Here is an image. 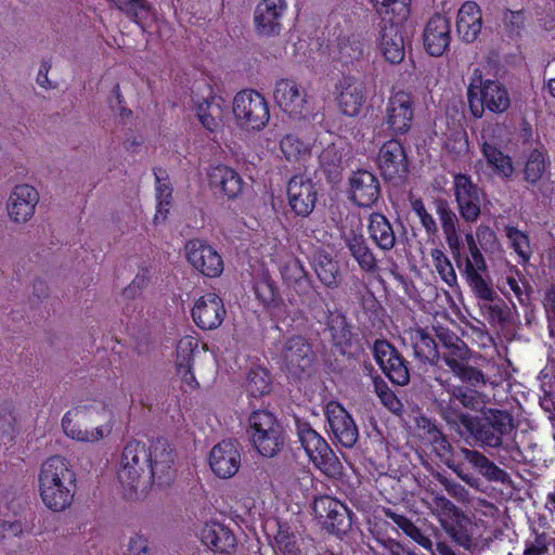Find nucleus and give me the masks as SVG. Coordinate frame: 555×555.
<instances>
[{
    "label": "nucleus",
    "instance_id": "a878e982",
    "mask_svg": "<svg viewBox=\"0 0 555 555\" xmlns=\"http://www.w3.org/2000/svg\"><path fill=\"white\" fill-rule=\"evenodd\" d=\"M336 90L341 113L350 117L358 116L366 100L365 85L353 77H344L336 86Z\"/></svg>",
    "mask_w": 555,
    "mask_h": 555
},
{
    "label": "nucleus",
    "instance_id": "0e129e2a",
    "mask_svg": "<svg viewBox=\"0 0 555 555\" xmlns=\"http://www.w3.org/2000/svg\"><path fill=\"white\" fill-rule=\"evenodd\" d=\"M534 539L525 543L524 555H545L548 552V537L545 532L533 529Z\"/></svg>",
    "mask_w": 555,
    "mask_h": 555
},
{
    "label": "nucleus",
    "instance_id": "f704fd0d",
    "mask_svg": "<svg viewBox=\"0 0 555 555\" xmlns=\"http://www.w3.org/2000/svg\"><path fill=\"white\" fill-rule=\"evenodd\" d=\"M344 243L350 256L356 260L362 271L374 273L378 269L375 255L362 233L354 231L345 233Z\"/></svg>",
    "mask_w": 555,
    "mask_h": 555
},
{
    "label": "nucleus",
    "instance_id": "1a4fd4ad",
    "mask_svg": "<svg viewBox=\"0 0 555 555\" xmlns=\"http://www.w3.org/2000/svg\"><path fill=\"white\" fill-rule=\"evenodd\" d=\"M298 439L310 461L326 476L335 477L341 473V464L325 439L309 423L296 422Z\"/></svg>",
    "mask_w": 555,
    "mask_h": 555
},
{
    "label": "nucleus",
    "instance_id": "bb28decb",
    "mask_svg": "<svg viewBox=\"0 0 555 555\" xmlns=\"http://www.w3.org/2000/svg\"><path fill=\"white\" fill-rule=\"evenodd\" d=\"M450 21L441 15H434L426 24L423 33L424 48L431 56H441L451 41Z\"/></svg>",
    "mask_w": 555,
    "mask_h": 555
},
{
    "label": "nucleus",
    "instance_id": "423d86ee",
    "mask_svg": "<svg viewBox=\"0 0 555 555\" xmlns=\"http://www.w3.org/2000/svg\"><path fill=\"white\" fill-rule=\"evenodd\" d=\"M467 100L469 109L476 118H480L485 109L492 113H503L511 105L506 88L498 80H482L478 69L475 70L469 82Z\"/></svg>",
    "mask_w": 555,
    "mask_h": 555
},
{
    "label": "nucleus",
    "instance_id": "49530a36",
    "mask_svg": "<svg viewBox=\"0 0 555 555\" xmlns=\"http://www.w3.org/2000/svg\"><path fill=\"white\" fill-rule=\"evenodd\" d=\"M280 149L291 163L304 162L310 156L309 145L294 134L284 135L280 141Z\"/></svg>",
    "mask_w": 555,
    "mask_h": 555
},
{
    "label": "nucleus",
    "instance_id": "4be33fe9",
    "mask_svg": "<svg viewBox=\"0 0 555 555\" xmlns=\"http://www.w3.org/2000/svg\"><path fill=\"white\" fill-rule=\"evenodd\" d=\"M191 314L201 330L211 331L222 324L227 310L223 300L217 294L207 293L195 301Z\"/></svg>",
    "mask_w": 555,
    "mask_h": 555
},
{
    "label": "nucleus",
    "instance_id": "cd10ccee",
    "mask_svg": "<svg viewBox=\"0 0 555 555\" xmlns=\"http://www.w3.org/2000/svg\"><path fill=\"white\" fill-rule=\"evenodd\" d=\"M62 427L65 435L76 441L85 443H95L107 437L113 429L112 424H93L87 421H75L73 417L64 414Z\"/></svg>",
    "mask_w": 555,
    "mask_h": 555
},
{
    "label": "nucleus",
    "instance_id": "052dcab7",
    "mask_svg": "<svg viewBox=\"0 0 555 555\" xmlns=\"http://www.w3.org/2000/svg\"><path fill=\"white\" fill-rule=\"evenodd\" d=\"M411 205L426 233L429 235L436 234L438 231L437 222L435 218L427 211L423 201L421 198L414 199L411 202Z\"/></svg>",
    "mask_w": 555,
    "mask_h": 555
},
{
    "label": "nucleus",
    "instance_id": "3c124183",
    "mask_svg": "<svg viewBox=\"0 0 555 555\" xmlns=\"http://www.w3.org/2000/svg\"><path fill=\"white\" fill-rule=\"evenodd\" d=\"M430 256L433 258L435 269L442 281H444L449 286H454L457 282V278L449 258L439 248L431 249Z\"/></svg>",
    "mask_w": 555,
    "mask_h": 555
},
{
    "label": "nucleus",
    "instance_id": "603ef678",
    "mask_svg": "<svg viewBox=\"0 0 555 555\" xmlns=\"http://www.w3.org/2000/svg\"><path fill=\"white\" fill-rule=\"evenodd\" d=\"M505 233L513 249L518 254L524 262H527L531 256L528 236L515 227H505Z\"/></svg>",
    "mask_w": 555,
    "mask_h": 555
},
{
    "label": "nucleus",
    "instance_id": "2f4dec72",
    "mask_svg": "<svg viewBox=\"0 0 555 555\" xmlns=\"http://www.w3.org/2000/svg\"><path fill=\"white\" fill-rule=\"evenodd\" d=\"M482 29V13L474 1H466L461 5L456 16V31L459 38L466 43L477 40Z\"/></svg>",
    "mask_w": 555,
    "mask_h": 555
},
{
    "label": "nucleus",
    "instance_id": "c756f323",
    "mask_svg": "<svg viewBox=\"0 0 555 555\" xmlns=\"http://www.w3.org/2000/svg\"><path fill=\"white\" fill-rule=\"evenodd\" d=\"M151 454V468L153 469V480L158 485L168 483L173 474V452L164 438H158L147 448Z\"/></svg>",
    "mask_w": 555,
    "mask_h": 555
},
{
    "label": "nucleus",
    "instance_id": "ddd939ff",
    "mask_svg": "<svg viewBox=\"0 0 555 555\" xmlns=\"http://www.w3.org/2000/svg\"><path fill=\"white\" fill-rule=\"evenodd\" d=\"M313 513L322 527L328 532L340 535L351 528V517L348 507L340 501L322 495L314 500Z\"/></svg>",
    "mask_w": 555,
    "mask_h": 555
},
{
    "label": "nucleus",
    "instance_id": "09e8293b",
    "mask_svg": "<svg viewBox=\"0 0 555 555\" xmlns=\"http://www.w3.org/2000/svg\"><path fill=\"white\" fill-rule=\"evenodd\" d=\"M502 28L508 38H519L526 29L527 13L525 10L505 9L501 17Z\"/></svg>",
    "mask_w": 555,
    "mask_h": 555
},
{
    "label": "nucleus",
    "instance_id": "7ed1b4c3",
    "mask_svg": "<svg viewBox=\"0 0 555 555\" xmlns=\"http://www.w3.org/2000/svg\"><path fill=\"white\" fill-rule=\"evenodd\" d=\"M436 335L442 349L440 358L450 371L463 383L472 387L486 385L487 379L485 374L468 363L472 357V350L466 343L448 328H438Z\"/></svg>",
    "mask_w": 555,
    "mask_h": 555
},
{
    "label": "nucleus",
    "instance_id": "864d4df0",
    "mask_svg": "<svg viewBox=\"0 0 555 555\" xmlns=\"http://www.w3.org/2000/svg\"><path fill=\"white\" fill-rule=\"evenodd\" d=\"M375 391L383 405L391 413L396 415H400L402 413L403 404L386 383L375 382Z\"/></svg>",
    "mask_w": 555,
    "mask_h": 555
},
{
    "label": "nucleus",
    "instance_id": "393cba45",
    "mask_svg": "<svg viewBox=\"0 0 555 555\" xmlns=\"http://www.w3.org/2000/svg\"><path fill=\"white\" fill-rule=\"evenodd\" d=\"M377 164L386 180L401 178L408 170V159L402 144L396 139L385 142L379 149Z\"/></svg>",
    "mask_w": 555,
    "mask_h": 555
},
{
    "label": "nucleus",
    "instance_id": "f8f14e48",
    "mask_svg": "<svg viewBox=\"0 0 555 555\" xmlns=\"http://www.w3.org/2000/svg\"><path fill=\"white\" fill-rule=\"evenodd\" d=\"M452 191L461 218L468 223L476 222L485 201L482 189L474 183L469 175L454 173Z\"/></svg>",
    "mask_w": 555,
    "mask_h": 555
},
{
    "label": "nucleus",
    "instance_id": "b1692460",
    "mask_svg": "<svg viewBox=\"0 0 555 555\" xmlns=\"http://www.w3.org/2000/svg\"><path fill=\"white\" fill-rule=\"evenodd\" d=\"M288 204L297 216L307 217L314 209L317 190L311 179L298 175L294 176L287 186Z\"/></svg>",
    "mask_w": 555,
    "mask_h": 555
},
{
    "label": "nucleus",
    "instance_id": "0eeeda50",
    "mask_svg": "<svg viewBox=\"0 0 555 555\" xmlns=\"http://www.w3.org/2000/svg\"><path fill=\"white\" fill-rule=\"evenodd\" d=\"M248 423L251 442L262 456H276L284 449L285 431L274 414L257 410L249 415Z\"/></svg>",
    "mask_w": 555,
    "mask_h": 555
},
{
    "label": "nucleus",
    "instance_id": "c9c22d12",
    "mask_svg": "<svg viewBox=\"0 0 555 555\" xmlns=\"http://www.w3.org/2000/svg\"><path fill=\"white\" fill-rule=\"evenodd\" d=\"M75 421L93 424H112L113 412L104 399L86 400L65 413Z\"/></svg>",
    "mask_w": 555,
    "mask_h": 555
},
{
    "label": "nucleus",
    "instance_id": "5fc2aeb1",
    "mask_svg": "<svg viewBox=\"0 0 555 555\" xmlns=\"http://www.w3.org/2000/svg\"><path fill=\"white\" fill-rule=\"evenodd\" d=\"M16 433L15 409L12 403L4 402L0 406V434L12 440Z\"/></svg>",
    "mask_w": 555,
    "mask_h": 555
},
{
    "label": "nucleus",
    "instance_id": "13d9d810",
    "mask_svg": "<svg viewBox=\"0 0 555 555\" xmlns=\"http://www.w3.org/2000/svg\"><path fill=\"white\" fill-rule=\"evenodd\" d=\"M436 211L441 222L443 233L457 230L459 219L446 201L441 199L437 202Z\"/></svg>",
    "mask_w": 555,
    "mask_h": 555
},
{
    "label": "nucleus",
    "instance_id": "dca6fc26",
    "mask_svg": "<svg viewBox=\"0 0 555 555\" xmlns=\"http://www.w3.org/2000/svg\"><path fill=\"white\" fill-rule=\"evenodd\" d=\"M40 195L38 190L28 184L15 185L7 201V214L11 222L17 225L29 222L36 212Z\"/></svg>",
    "mask_w": 555,
    "mask_h": 555
},
{
    "label": "nucleus",
    "instance_id": "ea45409f",
    "mask_svg": "<svg viewBox=\"0 0 555 555\" xmlns=\"http://www.w3.org/2000/svg\"><path fill=\"white\" fill-rule=\"evenodd\" d=\"M367 232L374 244L384 251L391 250L396 245V233L390 221L378 212L370 215Z\"/></svg>",
    "mask_w": 555,
    "mask_h": 555
},
{
    "label": "nucleus",
    "instance_id": "338daca9",
    "mask_svg": "<svg viewBox=\"0 0 555 555\" xmlns=\"http://www.w3.org/2000/svg\"><path fill=\"white\" fill-rule=\"evenodd\" d=\"M149 271L146 269H143L141 272H139L132 282L124 289V295L128 298H133L145 288L149 284Z\"/></svg>",
    "mask_w": 555,
    "mask_h": 555
},
{
    "label": "nucleus",
    "instance_id": "4d7b16f0",
    "mask_svg": "<svg viewBox=\"0 0 555 555\" xmlns=\"http://www.w3.org/2000/svg\"><path fill=\"white\" fill-rule=\"evenodd\" d=\"M114 3V5L125 12L129 17H131L135 23H139V20L143 17L144 14L147 13V7L144 0H108Z\"/></svg>",
    "mask_w": 555,
    "mask_h": 555
},
{
    "label": "nucleus",
    "instance_id": "58836bf2",
    "mask_svg": "<svg viewBox=\"0 0 555 555\" xmlns=\"http://www.w3.org/2000/svg\"><path fill=\"white\" fill-rule=\"evenodd\" d=\"M225 103L221 96L208 95L197 103L196 115L204 128L214 132L222 127Z\"/></svg>",
    "mask_w": 555,
    "mask_h": 555
},
{
    "label": "nucleus",
    "instance_id": "680f3d73",
    "mask_svg": "<svg viewBox=\"0 0 555 555\" xmlns=\"http://www.w3.org/2000/svg\"><path fill=\"white\" fill-rule=\"evenodd\" d=\"M423 422L427 424L428 439L434 444L436 452L440 455L450 453L451 444L447 440L446 436L436 427V425L431 424L426 418H423ZM424 428H426V425H424Z\"/></svg>",
    "mask_w": 555,
    "mask_h": 555
},
{
    "label": "nucleus",
    "instance_id": "a18cd8bd",
    "mask_svg": "<svg viewBox=\"0 0 555 555\" xmlns=\"http://www.w3.org/2000/svg\"><path fill=\"white\" fill-rule=\"evenodd\" d=\"M382 20L389 16L398 21H405L410 14V0H370Z\"/></svg>",
    "mask_w": 555,
    "mask_h": 555
},
{
    "label": "nucleus",
    "instance_id": "2eb2a0df",
    "mask_svg": "<svg viewBox=\"0 0 555 555\" xmlns=\"http://www.w3.org/2000/svg\"><path fill=\"white\" fill-rule=\"evenodd\" d=\"M185 258L190 266L208 278H217L223 271V260L219 253L207 242L190 240L184 246Z\"/></svg>",
    "mask_w": 555,
    "mask_h": 555
},
{
    "label": "nucleus",
    "instance_id": "9d476101",
    "mask_svg": "<svg viewBox=\"0 0 555 555\" xmlns=\"http://www.w3.org/2000/svg\"><path fill=\"white\" fill-rule=\"evenodd\" d=\"M232 112L237 127L246 131H259L270 119L266 99L255 90L237 92L233 99Z\"/></svg>",
    "mask_w": 555,
    "mask_h": 555
},
{
    "label": "nucleus",
    "instance_id": "9b49d317",
    "mask_svg": "<svg viewBox=\"0 0 555 555\" xmlns=\"http://www.w3.org/2000/svg\"><path fill=\"white\" fill-rule=\"evenodd\" d=\"M469 255L464 260L463 275L478 299L491 302L495 292L490 286L488 266L472 233L465 235Z\"/></svg>",
    "mask_w": 555,
    "mask_h": 555
},
{
    "label": "nucleus",
    "instance_id": "69168bd1",
    "mask_svg": "<svg viewBox=\"0 0 555 555\" xmlns=\"http://www.w3.org/2000/svg\"><path fill=\"white\" fill-rule=\"evenodd\" d=\"M154 176L156 180V198L172 199V188L167 171L163 168H155Z\"/></svg>",
    "mask_w": 555,
    "mask_h": 555
},
{
    "label": "nucleus",
    "instance_id": "f257e3e1",
    "mask_svg": "<svg viewBox=\"0 0 555 555\" xmlns=\"http://www.w3.org/2000/svg\"><path fill=\"white\" fill-rule=\"evenodd\" d=\"M37 481L39 498L47 509L62 513L73 505L77 474L69 460L61 455L48 457L40 465Z\"/></svg>",
    "mask_w": 555,
    "mask_h": 555
},
{
    "label": "nucleus",
    "instance_id": "6e6d98bb",
    "mask_svg": "<svg viewBox=\"0 0 555 555\" xmlns=\"http://www.w3.org/2000/svg\"><path fill=\"white\" fill-rule=\"evenodd\" d=\"M363 52L364 43L358 38H347L339 43V56L346 63L360 60Z\"/></svg>",
    "mask_w": 555,
    "mask_h": 555
},
{
    "label": "nucleus",
    "instance_id": "a19ab883",
    "mask_svg": "<svg viewBox=\"0 0 555 555\" xmlns=\"http://www.w3.org/2000/svg\"><path fill=\"white\" fill-rule=\"evenodd\" d=\"M314 271L322 284L336 288L339 280V264L325 253H318L314 257Z\"/></svg>",
    "mask_w": 555,
    "mask_h": 555
},
{
    "label": "nucleus",
    "instance_id": "774afa93",
    "mask_svg": "<svg viewBox=\"0 0 555 555\" xmlns=\"http://www.w3.org/2000/svg\"><path fill=\"white\" fill-rule=\"evenodd\" d=\"M128 546L132 555H153L152 543L142 534L131 537Z\"/></svg>",
    "mask_w": 555,
    "mask_h": 555
},
{
    "label": "nucleus",
    "instance_id": "8fccbe9b",
    "mask_svg": "<svg viewBox=\"0 0 555 555\" xmlns=\"http://www.w3.org/2000/svg\"><path fill=\"white\" fill-rule=\"evenodd\" d=\"M246 390L251 397H261L270 392L271 379L268 371L257 366L250 369L246 378Z\"/></svg>",
    "mask_w": 555,
    "mask_h": 555
},
{
    "label": "nucleus",
    "instance_id": "e433bc0d",
    "mask_svg": "<svg viewBox=\"0 0 555 555\" xmlns=\"http://www.w3.org/2000/svg\"><path fill=\"white\" fill-rule=\"evenodd\" d=\"M209 184L222 192L228 198H235L242 193L243 180L232 168L217 165L208 172Z\"/></svg>",
    "mask_w": 555,
    "mask_h": 555
},
{
    "label": "nucleus",
    "instance_id": "6ab92c4d",
    "mask_svg": "<svg viewBox=\"0 0 555 555\" xmlns=\"http://www.w3.org/2000/svg\"><path fill=\"white\" fill-rule=\"evenodd\" d=\"M325 415L334 439L344 448H352L358 441L359 431L351 415L336 401L326 404Z\"/></svg>",
    "mask_w": 555,
    "mask_h": 555
},
{
    "label": "nucleus",
    "instance_id": "6e6552de",
    "mask_svg": "<svg viewBox=\"0 0 555 555\" xmlns=\"http://www.w3.org/2000/svg\"><path fill=\"white\" fill-rule=\"evenodd\" d=\"M273 100L293 119H311L315 115L313 98L294 79H278L273 88Z\"/></svg>",
    "mask_w": 555,
    "mask_h": 555
},
{
    "label": "nucleus",
    "instance_id": "79ce46f5",
    "mask_svg": "<svg viewBox=\"0 0 555 555\" xmlns=\"http://www.w3.org/2000/svg\"><path fill=\"white\" fill-rule=\"evenodd\" d=\"M487 163L493 168L496 175L503 178H511L514 172V166L511 157L501 152L493 144L485 142L481 147Z\"/></svg>",
    "mask_w": 555,
    "mask_h": 555
},
{
    "label": "nucleus",
    "instance_id": "de8ad7c7",
    "mask_svg": "<svg viewBox=\"0 0 555 555\" xmlns=\"http://www.w3.org/2000/svg\"><path fill=\"white\" fill-rule=\"evenodd\" d=\"M326 326L336 346H345L350 343L351 330L344 314L330 311Z\"/></svg>",
    "mask_w": 555,
    "mask_h": 555
},
{
    "label": "nucleus",
    "instance_id": "f3484780",
    "mask_svg": "<svg viewBox=\"0 0 555 555\" xmlns=\"http://www.w3.org/2000/svg\"><path fill=\"white\" fill-rule=\"evenodd\" d=\"M313 352L308 340L300 335H294L285 340L280 362L283 370L293 376H300L312 363Z\"/></svg>",
    "mask_w": 555,
    "mask_h": 555
},
{
    "label": "nucleus",
    "instance_id": "412c9836",
    "mask_svg": "<svg viewBox=\"0 0 555 555\" xmlns=\"http://www.w3.org/2000/svg\"><path fill=\"white\" fill-rule=\"evenodd\" d=\"M403 22L389 16L388 20L383 18L379 25L377 47L380 54L390 64L401 63L405 55L404 40L401 33Z\"/></svg>",
    "mask_w": 555,
    "mask_h": 555
},
{
    "label": "nucleus",
    "instance_id": "bf43d9fd",
    "mask_svg": "<svg viewBox=\"0 0 555 555\" xmlns=\"http://www.w3.org/2000/svg\"><path fill=\"white\" fill-rule=\"evenodd\" d=\"M505 286H508L509 291L514 293L515 297L521 305H526L529 301L530 296L527 292L525 284L516 276L507 275L505 279L502 280V285L499 286L501 292L505 296H507L508 292L505 289Z\"/></svg>",
    "mask_w": 555,
    "mask_h": 555
},
{
    "label": "nucleus",
    "instance_id": "4c0bfd02",
    "mask_svg": "<svg viewBox=\"0 0 555 555\" xmlns=\"http://www.w3.org/2000/svg\"><path fill=\"white\" fill-rule=\"evenodd\" d=\"M209 184L222 192L228 198H235L242 193L243 180L232 168L217 165L208 172Z\"/></svg>",
    "mask_w": 555,
    "mask_h": 555
},
{
    "label": "nucleus",
    "instance_id": "4468645a",
    "mask_svg": "<svg viewBox=\"0 0 555 555\" xmlns=\"http://www.w3.org/2000/svg\"><path fill=\"white\" fill-rule=\"evenodd\" d=\"M414 117L413 96L405 91L391 94L384 111V124L392 135L406 133Z\"/></svg>",
    "mask_w": 555,
    "mask_h": 555
},
{
    "label": "nucleus",
    "instance_id": "39448f33",
    "mask_svg": "<svg viewBox=\"0 0 555 555\" xmlns=\"http://www.w3.org/2000/svg\"><path fill=\"white\" fill-rule=\"evenodd\" d=\"M436 382L446 390L436 399L440 414L449 424L463 425V416H472L463 412L462 408L479 411L485 404V396L464 385H453L441 377H437Z\"/></svg>",
    "mask_w": 555,
    "mask_h": 555
},
{
    "label": "nucleus",
    "instance_id": "37998d69",
    "mask_svg": "<svg viewBox=\"0 0 555 555\" xmlns=\"http://www.w3.org/2000/svg\"><path fill=\"white\" fill-rule=\"evenodd\" d=\"M548 166L550 162L544 151H531L524 166V179L530 184H537L546 172Z\"/></svg>",
    "mask_w": 555,
    "mask_h": 555
},
{
    "label": "nucleus",
    "instance_id": "aec40b11",
    "mask_svg": "<svg viewBox=\"0 0 555 555\" xmlns=\"http://www.w3.org/2000/svg\"><path fill=\"white\" fill-rule=\"evenodd\" d=\"M374 357L385 375L393 383L405 386L410 382V371L406 361L386 340H376Z\"/></svg>",
    "mask_w": 555,
    "mask_h": 555
},
{
    "label": "nucleus",
    "instance_id": "a211bd4d",
    "mask_svg": "<svg viewBox=\"0 0 555 555\" xmlns=\"http://www.w3.org/2000/svg\"><path fill=\"white\" fill-rule=\"evenodd\" d=\"M287 8L286 0H260L254 11L256 33L262 37L278 36L282 30Z\"/></svg>",
    "mask_w": 555,
    "mask_h": 555
},
{
    "label": "nucleus",
    "instance_id": "20e7f679",
    "mask_svg": "<svg viewBox=\"0 0 555 555\" xmlns=\"http://www.w3.org/2000/svg\"><path fill=\"white\" fill-rule=\"evenodd\" d=\"M481 448H503V437L509 435L515 425L507 411L488 409L481 417L463 416L462 425Z\"/></svg>",
    "mask_w": 555,
    "mask_h": 555
},
{
    "label": "nucleus",
    "instance_id": "473e14b6",
    "mask_svg": "<svg viewBox=\"0 0 555 555\" xmlns=\"http://www.w3.org/2000/svg\"><path fill=\"white\" fill-rule=\"evenodd\" d=\"M403 341L409 344L414 357L423 363L436 364L440 359V352L431 335L425 330L410 328L404 332Z\"/></svg>",
    "mask_w": 555,
    "mask_h": 555
},
{
    "label": "nucleus",
    "instance_id": "5701e85b",
    "mask_svg": "<svg viewBox=\"0 0 555 555\" xmlns=\"http://www.w3.org/2000/svg\"><path fill=\"white\" fill-rule=\"evenodd\" d=\"M241 462V451L232 440H222L217 443L209 454V466L212 473L223 479L233 477L238 472Z\"/></svg>",
    "mask_w": 555,
    "mask_h": 555
},
{
    "label": "nucleus",
    "instance_id": "e2e57ef3",
    "mask_svg": "<svg viewBox=\"0 0 555 555\" xmlns=\"http://www.w3.org/2000/svg\"><path fill=\"white\" fill-rule=\"evenodd\" d=\"M275 543L280 552L284 555H299L300 548L297 538L294 533L286 530H280L275 535Z\"/></svg>",
    "mask_w": 555,
    "mask_h": 555
},
{
    "label": "nucleus",
    "instance_id": "c03bdc74",
    "mask_svg": "<svg viewBox=\"0 0 555 555\" xmlns=\"http://www.w3.org/2000/svg\"><path fill=\"white\" fill-rule=\"evenodd\" d=\"M320 166L330 182H336L343 170L341 152L334 145L326 146L319 156Z\"/></svg>",
    "mask_w": 555,
    "mask_h": 555
},
{
    "label": "nucleus",
    "instance_id": "72a5a7b5",
    "mask_svg": "<svg viewBox=\"0 0 555 555\" xmlns=\"http://www.w3.org/2000/svg\"><path fill=\"white\" fill-rule=\"evenodd\" d=\"M282 279L286 286L293 289L300 298L311 299L315 293L312 281L302 263L292 259L282 267Z\"/></svg>",
    "mask_w": 555,
    "mask_h": 555
},
{
    "label": "nucleus",
    "instance_id": "c85d7f7f",
    "mask_svg": "<svg viewBox=\"0 0 555 555\" xmlns=\"http://www.w3.org/2000/svg\"><path fill=\"white\" fill-rule=\"evenodd\" d=\"M350 198L360 207H371L380 195L377 178L367 170H358L349 179Z\"/></svg>",
    "mask_w": 555,
    "mask_h": 555
},
{
    "label": "nucleus",
    "instance_id": "f03ea898",
    "mask_svg": "<svg viewBox=\"0 0 555 555\" xmlns=\"http://www.w3.org/2000/svg\"><path fill=\"white\" fill-rule=\"evenodd\" d=\"M118 479L122 487L132 493L144 494L154 483L151 468V454L145 443L129 441L121 453Z\"/></svg>",
    "mask_w": 555,
    "mask_h": 555
},
{
    "label": "nucleus",
    "instance_id": "7c9ffc66",
    "mask_svg": "<svg viewBox=\"0 0 555 555\" xmlns=\"http://www.w3.org/2000/svg\"><path fill=\"white\" fill-rule=\"evenodd\" d=\"M201 541L214 552L231 554L237 542L233 531L222 522L210 520L199 531Z\"/></svg>",
    "mask_w": 555,
    "mask_h": 555
}]
</instances>
